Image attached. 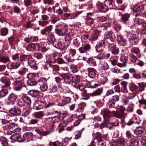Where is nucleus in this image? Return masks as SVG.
Segmentation results:
<instances>
[{
	"label": "nucleus",
	"mask_w": 146,
	"mask_h": 146,
	"mask_svg": "<svg viewBox=\"0 0 146 146\" xmlns=\"http://www.w3.org/2000/svg\"><path fill=\"white\" fill-rule=\"evenodd\" d=\"M61 77L64 79V81L68 84L73 83V85L78 84L80 81V79L77 77L73 76L69 73H66L62 74Z\"/></svg>",
	"instance_id": "nucleus-1"
},
{
	"label": "nucleus",
	"mask_w": 146,
	"mask_h": 146,
	"mask_svg": "<svg viewBox=\"0 0 146 146\" xmlns=\"http://www.w3.org/2000/svg\"><path fill=\"white\" fill-rule=\"evenodd\" d=\"M3 127L4 129L9 130L10 132L14 133L20 131V128L17 127L16 124L13 122L9 123V122L8 123L5 125L3 126Z\"/></svg>",
	"instance_id": "nucleus-2"
},
{
	"label": "nucleus",
	"mask_w": 146,
	"mask_h": 146,
	"mask_svg": "<svg viewBox=\"0 0 146 146\" xmlns=\"http://www.w3.org/2000/svg\"><path fill=\"white\" fill-rule=\"evenodd\" d=\"M56 28L55 29V32L57 35L60 36H64L67 32V27L61 25H56Z\"/></svg>",
	"instance_id": "nucleus-3"
},
{
	"label": "nucleus",
	"mask_w": 146,
	"mask_h": 146,
	"mask_svg": "<svg viewBox=\"0 0 146 146\" xmlns=\"http://www.w3.org/2000/svg\"><path fill=\"white\" fill-rule=\"evenodd\" d=\"M35 76V74L33 73H29L27 76L26 78L29 80L27 81V83L29 86H35L38 84V81L36 82L33 79Z\"/></svg>",
	"instance_id": "nucleus-4"
},
{
	"label": "nucleus",
	"mask_w": 146,
	"mask_h": 146,
	"mask_svg": "<svg viewBox=\"0 0 146 146\" xmlns=\"http://www.w3.org/2000/svg\"><path fill=\"white\" fill-rule=\"evenodd\" d=\"M9 113L11 115V116H17L21 114V110L19 108L14 107L9 110ZM4 115L6 116H11L9 114L7 113H5Z\"/></svg>",
	"instance_id": "nucleus-5"
},
{
	"label": "nucleus",
	"mask_w": 146,
	"mask_h": 146,
	"mask_svg": "<svg viewBox=\"0 0 146 146\" xmlns=\"http://www.w3.org/2000/svg\"><path fill=\"white\" fill-rule=\"evenodd\" d=\"M74 86L75 88L79 89L82 92V94L83 97H84V98H83V99L87 100L89 98L90 96L86 94L87 91L85 89V87L83 85L78 84L76 85L75 84L74 85Z\"/></svg>",
	"instance_id": "nucleus-6"
},
{
	"label": "nucleus",
	"mask_w": 146,
	"mask_h": 146,
	"mask_svg": "<svg viewBox=\"0 0 146 146\" xmlns=\"http://www.w3.org/2000/svg\"><path fill=\"white\" fill-rule=\"evenodd\" d=\"M47 80L45 78H41L38 80V83L40 85V88L42 92L46 91L48 89L46 84Z\"/></svg>",
	"instance_id": "nucleus-7"
},
{
	"label": "nucleus",
	"mask_w": 146,
	"mask_h": 146,
	"mask_svg": "<svg viewBox=\"0 0 146 146\" xmlns=\"http://www.w3.org/2000/svg\"><path fill=\"white\" fill-rule=\"evenodd\" d=\"M66 40L63 43L61 44H58L57 45V46H56L57 48L60 50H61L64 51V52L62 53V54H63L65 52H66V51L70 49L69 43Z\"/></svg>",
	"instance_id": "nucleus-8"
},
{
	"label": "nucleus",
	"mask_w": 146,
	"mask_h": 146,
	"mask_svg": "<svg viewBox=\"0 0 146 146\" xmlns=\"http://www.w3.org/2000/svg\"><path fill=\"white\" fill-rule=\"evenodd\" d=\"M26 87V86L24 84L22 81H18L14 82V89L16 91L20 90L22 88Z\"/></svg>",
	"instance_id": "nucleus-9"
},
{
	"label": "nucleus",
	"mask_w": 146,
	"mask_h": 146,
	"mask_svg": "<svg viewBox=\"0 0 146 146\" xmlns=\"http://www.w3.org/2000/svg\"><path fill=\"white\" fill-rule=\"evenodd\" d=\"M1 81L2 84H1L2 87L9 88L11 83L9 79L6 77H3L1 78Z\"/></svg>",
	"instance_id": "nucleus-10"
},
{
	"label": "nucleus",
	"mask_w": 146,
	"mask_h": 146,
	"mask_svg": "<svg viewBox=\"0 0 146 146\" xmlns=\"http://www.w3.org/2000/svg\"><path fill=\"white\" fill-rule=\"evenodd\" d=\"M139 33L136 31H132L130 32H127L126 35L129 39H139Z\"/></svg>",
	"instance_id": "nucleus-11"
},
{
	"label": "nucleus",
	"mask_w": 146,
	"mask_h": 146,
	"mask_svg": "<svg viewBox=\"0 0 146 146\" xmlns=\"http://www.w3.org/2000/svg\"><path fill=\"white\" fill-rule=\"evenodd\" d=\"M28 65L32 69L34 70L38 69V66L34 59L30 58L28 59L27 62Z\"/></svg>",
	"instance_id": "nucleus-12"
},
{
	"label": "nucleus",
	"mask_w": 146,
	"mask_h": 146,
	"mask_svg": "<svg viewBox=\"0 0 146 146\" xmlns=\"http://www.w3.org/2000/svg\"><path fill=\"white\" fill-rule=\"evenodd\" d=\"M128 58L124 57H121L120 58V61L117 64V65L120 67H125L127 66Z\"/></svg>",
	"instance_id": "nucleus-13"
},
{
	"label": "nucleus",
	"mask_w": 146,
	"mask_h": 146,
	"mask_svg": "<svg viewBox=\"0 0 146 146\" xmlns=\"http://www.w3.org/2000/svg\"><path fill=\"white\" fill-rule=\"evenodd\" d=\"M20 65V63L19 62L14 63L13 62H10L7 64V68L9 69L12 70L16 69Z\"/></svg>",
	"instance_id": "nucleus-14"
},
{
	"label": "nucleus",
	"mask_w": 146,
	"mask_h": 146,
	"mask_svg": "<svg viewBox=\"0 0 146 146\" xmlns=\"http://www.w3.org/2000/svg\"><path fill=\"white\" fill-rule=\"evenodd\" d=\"M83 46L80 48L78 50L79 52L81 53H84L86 51L89 50L91 48L90 45L88 43H86L83 44Z\"/></svg>",
	"instance_id": "nucleus-15"
},
{
	"label": "nucleus",
	"mask_w": 146,
	"mask_h": 146,
	"mask_svg": "<svg viewBox=\"0 0 146 146\" xmlns=\"http://www.w3.org/2000/svg\"><path fill=\"white\" fill-rule=\"evenodd\" d=\"M104 44H103L102 41L99 42L96 44L95 48L97 51L99 53L103 52L104 50V47L105 46Z\"/></svg>",
	"instance_id": "nucleus-16"
},
{
	"label": "nucleus",
	"mask_w": 146,
	"mask_h": 146,
	"mask_svg": "<svg viewBox=\"0 0 146 146\" xmlns=\"http://www.w3.org/2000/svg\"><path fill=\"white\" fill-rule=\"evenodd\" d=\"M97 7L100 12L105 13L107 11V9L105 5L102 3L98 2L96 4Z\"/></svg>",
	"instance_id": "nucleus-17"
},
{
	"label": "nucleus",
	"mask_w": 146,
	"mask_h": 146,
	"mask_svg": "<svg viewBox=\"0 0 146 146\" xmlns=\"http://www.w3.org/2000/svg\"><path fill=\"white\" fill-rule=\"evenodd\" d=\"M133 11L134 13H141L142 14H144L145 13V8L142 5L137 6L134 8L133 9Z\"/></svg>",
	"instance_id": "nucleus-18"
},
{
	"label": "nucleus",
	"mask_w": 146,
	"mask_h": 146,
	"mask_svg": "<svg viewBox=\"0 0 146 146\" xmlns=\"http://www.w3.org/2000/svg\"><path fill=\"white\" fill-rule=\"evenodd\" d=\"M101 31L96 30L95 32L92 34L90 36V39L92 41H94L97 40L98 36L100 35Z\"/></svg>",
	"instance_id": "nucleus-19"
},
{
	"label": "nucleus",
	"mask_w": 146,
	"mask_h": 146,
	"mask_svg": "<svg viewBox=\"0 0 146 146\" xmlns=\"http://www.w3.org/2000/svg\"><path fill=\"white\" fill-rule=\"evenodd\" d=\"M110 112L111 111L108 109H103L101 110V113L105 119L108 118L110 116Z\"/></svg>",
	"instance_id": "nucleus-20"
},
{
	"label": "nucleus",
	"mask_w": 146,
	"mask_h": 146,
	"mask_svg": "<svg viewBox=\"0 0 146 146\" xmlns=\"http://www.w3.org/2000/svg\"><path fill=\"white\" fill-rule=\"evenodd\" d=\"M28 119L27 124L32 126H34L37 124L38 121L36 119H32L29 117H28Z\"/></svg>",
	"instance_id": "nucleus-21"
},
{
	"label": "nucleus",
	"mask_w": 146,
	"mask_h": 146,
	"mask_svg": "<svg viewBox=\"0 0 146 146\" xmlns=\"http://www.w3.org/2000/svg\"><path fill=\"white\" fill-rule=\"evenodd\" d=\"M120 16L121 21L125 23H126V22L129 20L130 15V14L126 13L124 14H122Z\"/></svg>",
	"instance_id": "nucleus-22"
},
{
	"label": "nucleus",
	"mask_w": 146,
	"mask_h": 146,
	"mask_svg": "<svg viewBox=\"0 0 146 146\" xmlns=\"http://www.w3.org/2000/svg\"><path fill=\"white\" fill-rule=\"evenodd\" d=\"M127 143L129 146H138L139 145V142L134 139L129 140Z\"/></svg>",
	"instance_id": "nucleus-23"
},
{
	"label": "nucleus",
	"mask_w": 146,
	"mask_h": 146,
	"mask_svg": "<svg viewBox=\"0 0 146 146\" xmlns=\"http://www.w3.org/2000/svg\"><path fill=\"white\" fill-rule=\"evenodd\" d=\"M115 145L116 146H125L124 139L123 138H120L117 139L116 142L115 143Z\"/></svg>",
	"instance_id": "nucleus-24"
},
{
	"label": "nucleus",
	"mask_w": 146,
	"mask_h": 146,
	"mask_svg": "<svg viewBox=\"0 0 146 146\" xmlns=\"http://www.w3.org/2000/svg\"><path fill=\"white\" fill-rule=\"evenodd\" d=\"M41 103L42 108H47L52 106H54L56 105L55 103L54 102L47 103L45 101H41Z\"/></svg>",
	"instance_id": "nucleus-25"
},
{
	"label": "nucleus",
	"mask_w": 146,
	"mask_h": 146,
	"mask_svg": "<svg viewBox=\"0 0 146 146\" xmlns=\"http://www.w3.org/2000/svg\"><path fill=\"white\" fill-rule=\"evenodd\" d=\"M111 51L112 53L114 54H117L119 53L118 48L116 47L115 44L108 48Z\"/></svg>",
	"instance_id": "nucleus-26"
},
{
	"label": "nucleus",
	"mask_w": 146,
	"mask_h": 146,
	"mask_svg": "<svg viewBox=\"0 0 146 146\" xmlns=\"http://www.w3.org/2000/svg\"><path fill=\"white\" fill-rule=\"evenodd\" d=\"M62 100V102L58 103V106H64L66 104L70 102L71 100V99L69 97H65Z\"/></svg>",
	"instance_id": "nucleus-27"
},
{
	"label": "nucleus",
	"mask_w": 146,
	"mask_h": 146,
	"mask_svg": "<svg viewBox=\"0 0 146 146\" xmlns=\"http://www.w3.org/2000/svg\"><path fill=\"white\" fill-rule=\"evenodd\" d=\"M136 20H137L136 23L139 25H141L142 27H144L142 29L144 31V30L146 29V24L145 23L144 21L141 18H136Z\"/></svg>",
	"instance_id": "nucleus-28"
},
{
	"label": "nucleus",
	"mask_w": 146,
	"mask_h": 146,
	"mask_svg": "<svg viewBox=\"0 0 146 146\" xmlns=\"http://www.w3.org/2000/svg\"><path fill=\"white\" fill-rule=\"evenodd\" d=\"M2 88L0 90V98H1L5 96L8 93V88L2 87Z\"/></svg>",
	"instance_id": "nucleus-29"
},
{
	"label": "nucleus",
	"mask_w": 146,
	"mask_h": 146,
	"mask_svg": "<svg viewBox=\"0 0 146 146\" xmlns=\"http://www.w3.org/2000/svg\"><path fill=\"white\" fill-rule=\"evenodd\" d=\"M120 84L122 86L121 88V92L124 93L128 92V90L127 87V83L125 81H122L120 83Z\"/></svg>",
	"instance_id": "nucleus-30"
},
{
	"label": "nucleus",
	"mask_w": 146,
	"mask_h": 146,
	"mask_svg": "<svg viewBox=\"0 0 146 146\" xmlns=\"http://www.w3.org/2000/svg\"><path fill=\"white\" fill-rule=\"evenodd\" d=\"M17 95L13 93H11L9 95L7 99L11 103H14L17 100Z\"/></svg>",
	"instance_id": "nucleus-31"
},
{
	"label": "nucleus",
	"mask_w": 146,
	"mask_h": 146,
	"mask_svg": "<svg viewBox=\"0 0 146 146\" xmlns=\"http://www.w3.org/2000/svg\"><path fill=\"white\" fill-rule=\"evenodd\" d=\"M52 29V25H50L41 30V33L43 35H44L46 34H48L50 32Z\"/></svg>",
	"instance_id": "nucleus-32"
},
{
	"label": "nucleus",
	"mask_w": 146,
	"mask_h": 146,
	"mask_svg": "<svg viewBox=\"0 0 146 146\" xmlns=\"http://www.w3.org/2000/svg\"><path fill=\"white\" fill-rule=\"evenodd\" d=\"M22 100L27 105H30L31 103V100L30 98L26 95H24L22 96Z\"/></svg>",
	"instance_id": "nucleus-33"
},
{
	"label": "nucleus",
	"mask_w": 146,
	"mask_h": 146,
	"mask_svg": "<svg viewBox=\"0 0 146 146\" xmlns=\"http://www.w3.org/2000/svg\"><path fill=\"white\" fill-rule=\"evenodd\" d=\"M89 71L88 75L89 77L91 78H94L96 77V70L92 68H88Z\"/></svg>",
	"instance_id": "nucleus-34"
},
{
	"label": "nucleus",
	"mask_w": 146,
	"mask_h": 146,
	"mask_svg": "<svg viewBox=\"0 0 146 146\" xmlns=\"http://www.w3.org/2000/svg\"><path fill=\"white\" fill-rule=\"evenodd\" d=\"M113 0H106L104 2V4L107 9H113Z\"/></svg>",
	"instance_id": "nucleus-35"
},
{
	"label": "nucleus",
	"mask_w": 146,
	"mask_h": 146,
	"mask_svg": "<svg viewBox=\"0 0 146 146\" xmlns=\"http://www.w3.org/2000/svg\"><path fill=\"white\" fill-rule=\"evenodd\" d=\"M40 92L36 90H30L28 92L29 94L33 97H36L39 96Z\"/></svg>",
	"instance_id": "nucleus-36"
},
{
	"label": "nucleus",
	"mask_w": 146,
	"mask_h": 146,
	"mask_svg": "<svg viewBox=\"0 0 146 146\" xmlns=\"http://www.w3.org/2000/svg\"><path fill=\"white\" fill-rule=\"evenodd\" d=\"M102 88H98L92 93L90 94V96H97L100 95L102 93Z\"/></svg>",
	"instance_id": "nucleus-37"
},
{
	"label": "nucleus",
	"mask_w": 146,
	"mask_h": 146,
	"mask_svg": "<svg viewBox=\"0 0 146 146\" xmlns=\"http://www.w3.org/2000/svg\"><path fill=\"white\" fill-rule=\"evenodd\" d=\"M83 44V41L82 38H76L75 40L74 45L77 48L78 47L82 44Z\"/></svg>",
	"instance_id": "nucleus-38"
},
{
	"label": "nucleus",
	"mask_w": 146,
	"mask_h": 146,
	"mask_svg": "<svg viewBox=\"0 0 146 146\" xmlns=\"http://www.w3.org/2000/svg\"><path fill=\"white\" fill-rule=\"evenodd\" d=\"M100 66L102 69L106 70L109 68V66L108 64L104 61H101L100 62Z\"/></svg>",
	"instance_id": "nucleus-39"
},
{
	"label": "nucleus",
	"mask_w": 146,
	"mask_h": 146,
	"mask_svg": "<svg viewBox=\"0 0 146 146\" xmlns=\"http://www.w3.org/2000/svg\"><path fill=\"white\" fill-rule=\"evenodd\" d=\"M1 146H8L9 144L7 139L5 137H2L0 138Z\"/></svg>",
	"instance_id": "nucleus-40"
},
{
	"label": "nucleus",
	"mask_w": 146,
	"mask_h": 146,
	"mask_svg": "<svg viewBox=\"0 0 146 146\" xmlns=\"http://www.w3.org/2000/svg\"><path fill=\"white\" fill-rule=\"evenodd\" d=\"M112 37H114L113 33L112 31H109L105 33L104 38H108Z\"/></svg>",
	"instance_id": "nucleus-41"
},
{
	"label": "nucleus",
	"mask_w": 146,
	"mask_h": 146,
	"mask_svg": "<svg viewBox=\"0 0 146 146\" xmlns=\"http://www.w3.org/2000/svg\"><path fill=\"white\" fill-rule=\"evenodd\" d=\"M63 118L60 115H56L51 118V121L52 122L55 123L58 122L60 120L62 119Z\"/></svg>",
	"instance_id": "nucleus-42"
},
{
	"label": "nucleus",
	"mask_w": 146,
	"mask_h": 146,
	"mask_svg": "<svg viewBox=\"0 0 146 146\" xmlns=\"http://www.w3.org/2000/svg\"><path fill=\"white\" fill-rule=\"evenodd\" d=\"M35 109L36 110H39L42 109L41 100H38L36 101L35 104Z\"/></svg>",
	"instance_id": "nucleus-43"
},
{
	"label": "nucleus",
	"mask_w": 146,
	"mask_h": 146,
	"mask_svg": "<svg viewBox=\"0 0 146 146\" xmlns=\"http://www.w3.org/2000/svg\"><path fill=\"white\" fill-rule=\"evenodd\" d=\"M129 47H132L133 45L137 44L139 41V39H129Z\"/></svg>",
	"instance_id": "nucleus-44"
},
{
	"label": "nucleus",
	"mask_w": 146,
	"mask_h": 146,
	"mask_svg": "<svg viewBox=\"0 0 146 146\" xmlns=\"http://www.w3.org/2000/svg\"><path fill=\"white\" fill-rule=\"evenodd\" d=\"M86 24L90 26H91L94 23V19L92 17L86 18Z\"/></svg>",
	"instance_id": "nucleus-45"
},
{
	"label": "nucleus",
	"mask_w": 146,
	"mask_h": 146,
	"mask_svg": "<svg viewBox=\"0 0 146 146\" xmlns=\"http://www.w3.org/2000/svg\"><path fill=\"white\" fill-rule=\"evenodd\" d=\"M26 50L29 52H33L35 50L34 43H31L28 44L26 47Z\"/></svg>",
	"instance_id": "nucleus-46"
},
{
	"label": "nucleus",
	"mask_w": 146,
	"mask_h": 146,
	"mask_svg": "<svg viewBox=\"0 0 146 146\" xmlns=\"http://www.w3.org/2000/svg\"><path fill=\"white\" fill-rule=\"evenodd\" d=\"M10 61L9 57L8 56H0V62L6 63Z\"/></svg>",
	"instance_id": "nucleus-47"
},
{
	"label": "nucleus",
	"mask_w": 146,
	"mask_h": 146,
	"mask_svg": "<svg viewBox=\"0 0 146 146\" xmlns=\"http://www.w3.org/2000/svg\"><path fill=\"white\" fill-rule=\"evenodd\" d=\"M74 35V33L72 31L68 33L66 35L65 38L66 41H69L71 40Z\"/></svg>",
	"instance_id": "nucleus-48"
},
{
	"label": "nucleus",
	"mask_w": 146,
	"mask_h": 146,
	"mask_svg": "<svg viewBox=\"0 0 146 146\" xmlns=\"http://www.w3.org/2000/svg\"><path fill=\"white\" fill-rule=\"evenodd\" d=\"M8 33V30L6 28H1L0 30V35L5 36Z\"/></svg>",
	"instance_id": "nucleus-49"
},
{
	"label": "nucleus",
	"mask_w": 146,
	"mask_h": 146,
	"mask_svg": "<svg viewBox=\"0 0 146 146\" xmlns=\"http://www.w3.org/2000/svg\"><path fill=\"white\" fill-rule=\"evenodd\" d=\"M33 135L32 133L27 132L24 134L23 135V137H24L25 140L26 139H30L33 138Z\"/></svg>",
	"instance_id": "nucleus-50"
},
{
	"label": "nucleus",
	"mask_w": 146,
	"mask_h": 146,
	"mask_svg": "<svg viewBox=\"0 0 146 146\" xmlns=\"http://www.w3.org/2000/svg\"><path fill=\"white\" fill-rule=\"evenodd\" d=\"M62 56V54L60 52H55L52 55V58L54 60H56L59 57Z\"/></svg>",
	"instance_id": "nucleus-51"
},
{
	"label": "nucleus",
	"mask_w": 146,
	"mask_h": 146,
	"mask_svg": "<svg viewBox=\"0 0 146 146\" xmlns=\"http://www.w3.org/2000/svg\"><path fill=\"white\" fill-rule=\"evenodd\" d=\"M65 124L64 123H62L59 124L57 128L58 130V132L59 133H61L64 130V127L65 126Z\"/></svg>",
	"instance_id": "nucleus-52"
},
{
	"label": "nucleus",
	"mask_w": 146,
	"mask_h": 146,
	"mask_svg": "<svg viewBox=\"0 0 146 146\" xmlns=\"http://www.w3.org/2000/svg\"><path fill=\"white\" fill-rule=\"evenodd\" d=\"M86 106V104L84 103H83L80 104L78 107V111L79 112L83 111Z\"/></svg>",
	"instance_id": "nucleus-53"
},
{
	"label": "nucleus",
	"mask_w": 146,
	"mask_h": 146,
	"mask_svg": "<svg viewBox=\"0 0 146 146\" xmlns=\"http://www.w3.org/2000/svg\"><path fill=\"white\" fill-rule=\"evenodd\" d=\"M57 86L53 84L50 85L49 88L50 93L55 92L57 91Z\"/></svg>",
	"instance_id": "nucleus-54"
},
{
	"label": "nucleus",
	"mask_w": 146,
	"mask_h": 146,
	"mask_svg": "<svg viewBox=\"0 0 146 146\" xmlns=\"http://www.w3.org/2000/svg\"><path fill=\"white\" fill-rule=\"evenodd\" d=\"M87 62L88 63L94 66L96 65V63L95 60L91 58H88L87 61Z\"/></svg>",
	"instance_id": "nucleus-55"
},
{
	"label": "nucleus",
	"mask_w": 146,
	"mask_h": 146,
	"mask_svg": "<svg viewBox=\"0 0 146 146\" xmlns=\"http://www.w3.org/2000/svg\"><path fill=\"white\" fill-rule=\"evenodd\" d=\"M139 87V91L141 92L145 90V88H146V83L141 82L140 84H138Z\"/></svg>",
	"instance_id": "nucleus-56"
},
{
	"label": "nucleus",
	"mask_w": 146,
	"mask_h": 146,
	"mask_svg": "<svg viewBox=\"0 0 146 146\" xmlns=\"http://www.w3.org/2000/svg\"><path fill=\"white\" fill-rule=\"evenodd\" d=\"M99 126L100 129H102L103 128H104L105 127L109 128L111 127H110L109 126V123H107L106 121L103 122L100 124Z\"/></svg>",
	"instance_id": "nucleus-57"
},
{
	"label": "nucleus",
	"mask_w": 146,
	"mask_h": 146,
	"mask_svg": "<svg viewBox=\"0 0 146 146\" xmlns=\"http://www.w3.org/2000/svg\"><path fill=\"white\" fill-rule=\"evenodd\" d=\"M36 132L42 135H46L48 134V132L46 131H44L42 129H38L36 131Z\"/></svg>",
	"instance_id": "nucleus-58"
},
{
	"label": "nucleus",
	"mask_w": 146,
	"mask_h": 146,
	"mask_svg": "<svg viewBox=\"0 0 146 146\" xmlns=\"http://www.w3.org/2000/svg\"><path fill=\"white\" fill-rule=\"evenodd\" d=\"M129 86V89L131 91L135 90L138 88L137 86L133 83L130 84Z\"/></svg>",
	"instance_id": "nucleus-59"
},
{
	"label": "nucleus",
	"mask_w": 146,
	"mask_h": 146,
	"mask_svg": "<svg viewBox=\"0 0 146 146\" xmlns=\"http://www.w3.org/2000/svg\"><path fill=\"white\" fill-rule=\"evenodd\" d=\"M20 58L22 61H28V59L30 58V56L29 55H23L20 56Z\"/></svg>",
	"instance_id": "nucleus-60"
},
{
	"label": "nucleus",
	"mask_w": 146,
	"mask_h": 146,
	"mask_svg": "<svg viewBox=\"0 0 146 146\" xmlns=\"http://www.w3.org/2000/svg\"><path fill=\"white\" fill-rule=\"evenodd\" d=\"M48 41L51 43L54 42L55 41V38L52 35H51L48 37L47 38Z\"/></svg>",
	"instance_id": "nucleus-61"
},
{
	"label": "nucleus",
	"mask_w": 146,
	"mask_h": 146,
	"mask_svg": "<svg viewBox=\"0 0 146 146\" xmlns=\"http://www.w3.org/2000/svg\"><path fill=\"white\" fill-rule=\"evenodd\" d=\"M56 62V60H54L52 57L49 58V59L47 60V64L49 67L50 66V65H53V63H55Z\"/></svg>",
	"instance_id": "nucleus-62"
},
{
	"label": "nucleus",
	"mask_w": 146,
	"mask_h": 146,
	"mask_svg": "<svg viewBox=\"0 0 146 146\" xmlns=\"http://www.w3.org/2000/svg\"><path fill=\"white\" fill-rule=\"evenodd\" d=\"M98 22H102L105 21L107 19V18L104 16L102 17H97L96 18Z\"/></svg>",
	"instance_id": "nucleus-63"
},
{
	"label": "nucleus",
	"mask_w": 146,
	"mask_h": 146,
	"mask_svg": "<svg viewBox=\"0 0 146 146\" xmlns=\"http://www.w3.org/2000/svg\"><path fill=\"white\" fill-rule=\"evenodd\" d=\"M43 113L42 111L37 112L34 115V116L37 118H39L43 116Z\"/></svg>",
	"instance_id": "nucleus-64"
}]
</instances>
